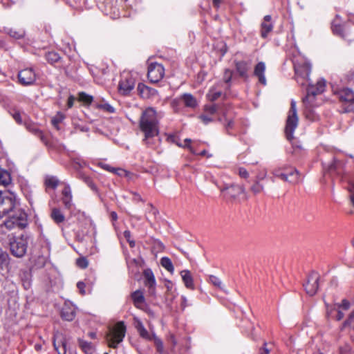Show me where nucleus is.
Masks as SVG:
<instances>
[{"label": "nucleus", "mask_w": 354, "mask_h": 354, "mask_svg": "<svg viewBox=\"0 0 354 354\" xmlns=\"http://www.w3.org/2000/svg\"><path fill=\"white\" fill-rule=\"evenodd\" d=\"M163 116V114L158 113L153 108L149 107L142 113L139 126L142 132L145 134L143 141L146 145H149V139L158 135L159 133V120Z\"/></svg>", "instance_id": "obj_1"}, {"label": "nucleus", "mask_w": 354, "mask_h": 354, "mask_svg": "<svg viewBox=\"0 0 354 354\" xmlns=\"http://www.w3.org/2000/svg\"><path fill=\"white\" fill-rule=\"evenodd\" d=\"M8 239L11 254L18 258L23 257L27 251L29 236L27 234L18 237L9 235Z\"/></svg>", "instance_id": "obj_2"}, {"label": "nucleus", "mask_w": 354, "mask_h": 354, "mask_svg": "<svg viewBox=\"0 0 354 354\" xmlns=\"http://www.w3.org/2000/svg\"><path fill=\"white\" fill-rule=\"evenodd\" d=\"M27 225V215L26 214L18 209L15 214L10 215L6 221L3 222L0 225L1 230L3 233H5L3 228L6 227L8 230H11L14 227H19L21 229L24 228Z\"/></svg>", "instance_id": "obj_3"}, {"label": "nucleus", "mask_w": 354, "mask_h": 354, "mask_svg": "<svg viewBox=\"0 0 354 354\" xmlns=\"http://www.w3.org/2000/svg\"><path fill=\"white\" fill-rule=\"evenodd\" d=\"M126 333V326L123 322H118L109 330L106 340L110 347L116 348L122 342Z\"/></svg>", "instance_id": "obj_4"}, {"label": "nucleus", "mask_w": 354, "mask_h": 354, "mask_svg": "<svg viewBox=\"0 0 354 354\" xmlns=\"http://www.w3.org/2000/svg\"><path fill=\"white\" fill-rule=\"evenodd\" d=\"M298 122L296 102L292 100L285 128L286 136L288 140H291L294 138L293 133L298 125Z\"/></svg>", "instance_id": "obj_5"}, {"label": "nucleus", "mask_w": 354, "mask_h": 354, "mask_svg": "<svg viewBox=\"0 0 354 354\" xmlns=\"http://www.w3.org/2000/svg\"><path fill=\"white\" fill-rule=\"evenodd\" d=\"M294 68L295 73V79L298 84L304 86L306 83L310 81L309 75L311 72L310 64L303 61L301 62H294Z\"/></svg>", "instance_id": "obj_6"}, {"label": "nucleus", "mask_w": 354, "mask_h": 354, "mask_svg": "<svg viewBox=\"0 0 354 354\" xmlns=\"http://www.w3.org/2000/svg\"><path fill=\"white\" fill-rule=\"evenodd\" d=\"M326 87V81L324 79L319 80L315 84L308 82V86L307 88V93L306 97L303 99L304 103H317L315 102V97L317 95L322 94Z\"/></svg>", "instance_id": "obj_7"}, {"label": "nucleus", "mask_w": 354, "mask_h": 354, "mask_svg": "<svg viewBox=\"0 0 354 354\" xmlns=\"http://www.w3.org/2000/svg\"><path fill=\"white\" fill-rule=\"evenodd\" d=\"M16 201L12 194L0 193V218L15 211Z\"/></svg>", "instance_id": "obj_8"}, {"label": "nucleus", "mask_w": 354, "mask_h": 354, "mask_svg": "<svg viewBox=\"0 0 354 354\" xmlns=\"http://www.w3.org/2000/svg\"><path fill=\"white\" fill-rule=\"evenodd\" d=\"M339 98L344 103V113L354 112V92L349 88H344L339 93Z\"/></svg>", "instance_id": "obj_9"}, {"label": "nucleus", "mask_w": 354, "mask_h": 354, "mask_svg": "<svg viewBox=\"0 0 354 354\" xmlns=\"http://www.w3.org/2000/svg\"><path fill=\"white\" fill-rule=\"evenodd\" d=\"M220 190L225 196L230 199H236L241 194L244 196L245 200L248 199L245 189L243 185L236 184L225 185L224 187H221Z\"/></svg>", "instance_id": "obj_10"}, {"label": "nucleus", "mask_w": 354, "mask_h": 354, "mask_svg": "<svg viewBox=\"0 0 354 354\" xmlns=\"http://www.w3.org/2000/svg\"><path fill=\"white\" fill-rule=\"evenodd\" d=\"M165 69L162 64L151 63L148 67L147 77L151 83H157L162 79Z\"/></svg>", "instance_id": "obj_11"}, {"label": "nucleus", "mask_w": 354, "mask_h": 354, "mask_svg": "<svg viewBox=\"0 0 354 354\" xmlns=\"http://www.w3.org/2000/svg\"><path fill=\"white\" fill-rule=\"evenodd\" d=\"M135 84V79L131 74L127 73L123 75L118 85L119 92L123 95L129 94L134 88Z\"/></svg>", "instance_id": "obj_12"}, {"label": "nucleus", "mask_w": 354, "mask_h": 354, "mask_svg": "<svg viewBox=\"0 0 354 354\" xmlns=\"http://www.w3.org/2000/svg\"><path fill=\"white\" fill-rule=\"evenodd\" d=\"M319 275L317 272H312L307 278V281L304 283V289L306 293L310 296L315 295L318 290Z\"/></svg>", "instance_id": "obj_13"}, {"label": "nucleus", "mask_w": 354, "mask_h": 354, "mask_svg": "<svg viewBox=\"0 0 354 354\" xmlns=\"http://www.w3.org/2000/svg\"><path fill=\"white\" fill-rule=\"evenodd\" d=\"M272 174L274 176L290 183H297L299 181V174L296 169H292L289 172H282L280 169H275Z\"/></svg>", "instance_id": "obj_14"}, {"label": "nucleus", "mask_w": 354, "mask_h": 354, "mask_svg": "<svg viewBox=\"0 0 354 354\" xmlns=\"http://www.w3.org/2000/svg\"><path fill=\"white\" fill-rule=\"evenodd\" d=\"M19 82L23 86H29L36 80V74L32 68H27L18 73Z\"/></svg>", "instance_id": "obj_15"}, {"label": "nucleus", "mask_w": 354, "mask_h": 354, "mask_svg": "<svg viewBox=\"0 0 354 354\" xmlns=\"http://www.w3.org/2000/svg\"><path fill=\"white\" fill-rule=\"evenodd\" d=\"M331 28L334 34L342 38L346 39L351 36V34L348 33L349 27L342 24V21L338 15H336L335 19L333 21Z\"/></svg>", "instance_id": "obj_16"}, {"label": "nucleus", "mask_w": 354, "mask_h": 354, "mask_svg": "<svg viewBox=\"0 0 354 354\" xmlns=\"http://www.w3.org/2000/svg\"><path fill=\"white\" fill-rule=\"evenodd\" d=\"M53 346L58 354H66L67 339L62 333L57 332L54 335Z\"/></svg>", "instance_id": "obj_17"}, {"label": "nucleus", "mask_w": 354, "mask_h": 354, "mask_svg": "<svg viewBox=\"0 0 354 354\" xmlns=\"http://www.w3.org/2000/svg\"><path fill=\"white\" fill-rule=\"evenodd\" d=\"M143 276L145 278V285L149 288V293L153 295L156 288V279L152 270L149 268L145 269L143 271Z\"/></svg>", "instance_id": "obj_18"}, {"label": "nucleus", "mask_w": 354, "mask_h": 354, "mask_svg": "<svg viewBox=\"0 0 354 354\" xmlns=\"http://www.w3.org/2000/svg\"><path fill=\"white\" fill-rule=\"evenodd\" d=\"M344 166L345 162L344 160L334 158L332 162L328 165L327 171L338 176L342 175L344 172Z\"/></svg>", "instance_id": "obj_19"}, {"label": "nucleus", "mask_w": 354, "mask_h": 354, "mask_svg": "<svg viewBox=\"0 0 354 354\" xmlns=\"http://www.w3.org/2000/svg\"><path fill=\"white\" fill-rule=\"evenodd\" d=\"M178 100L187 108L194 109L198 106L196 97L190 93L183 94Z\"/></svg>", "instance_id": "obj_20"}, {"label": "nucleus", "mask_w": 354, "mask_h": 354, "mask_svg": "<svg viewBox=\"0 0 354 354\" xmlns=\"http://www.w3.org/2000/svg\"><path fill=\"white\" fill-rule=\"evenodd\" d=\"M266 65L263 62H259L254 68V75L258 77L259 82L263 85L266 84V79L265 77Z\"/></svg>", "instance_id": "obj_21"}, {"label": "nucleus", "mask_w": 354, "mask_h": 354, "mask_svg": "<svg viewBox=\"0 0 354 354\" xmlns=\"http://www.w3.org/2000/svg\"><path fill=\"white\" fill-rule=\"evenodd\" d=\"M62 203L66 209H70L72 206V193L71 187L66 185L62 190Z\"/></svg>", "instance_id": "obj_22"}, {"label": "nucleus", "mask_w": 354, "mask_h": 354, "mask_svg": "<svg viewBox=\"0 0 354 354\" xmlns=\"http://www.w3.org/2000/svg\"><path fill=\"white\" fill-rule=\"evenodd\" d=\"M273 26L271 22V16L266 15L263 21L261 23V37L266 38L268 34L272 30Z\"/></svg>", "instance_id": "obj_23"}, {"label": "nucleus", "mask_w": 354, "mask_h": 354, "mask_svg": "<svg viewBox=\"0 0 354 354\" xmlns=\"http://www.w3.org/2000/svg\"><path fill=\"white\" fill-rule=\"evenodd\" d=\"M305 106L304 114L309 120H315L318 116L315 113L313 108L318 106V103H304Z\"/></svg>", "instance_id": "obj_24"}, {"label": "nucleus", "mask_w": 354, "mask_h": 354, "mask_svg": "<svg viewBox=\"0 0 354 354\" xmlns=\"http://www.w3.org/2000/svg\"><path fill=\"white\" fill-rule=\"evenodd\" d=\"M133 304L136 308H141L145 303V297L141 290H136L131 295Z\"/></svg>", "instance_id": "obj_25"}, {"label": "nucleus", "mask_w": 354, "mask_h": 354, "mask_svg": "<svg viewBox=\"0 0 354 354\" xmlns=\"http://www.w3.org/2000/svg\"><path fill=\"white\" fill-rule=\"evenodd\" d=\"M5 32L10 37L15 39H21L25 36V31L21 28H6Z\"/></svg>", "instance_id": "obj_26"}, {"label": "nucleus", "mask_w": 354, "mask_h": 354, "mask_svg": "<svg viewBox=\"0 0 354 354\" xmlns=\"http://www.w3.org/2000/svg\"><path fill=\"white\" fill-rule=\"evenodd\" d=\"M236 70L242 77H248V71L249 69V64L245 61L236 62L235 64Z\"/></svg>", "instance_id": "obj_27"}, {"label": "nucleus", "mask_w": 354, "mask_h": 354, "mask_svg": "<svg viewBox=\"0 0 354 354\" xmlns=\"http://www.w3.org/2000/svg\"><path fill=\"white\" fill-rule=\"evenodd\" d=\"M180 275L182 277L183 281L187 288L194 289V285L193 281V278L191 275V273L189 270H185L180 272Z\"/></svg>", "instance_id": "obj_28"}, {"label": "nucleus", "mask_w": 354, "mask_h": 354, "mask_svg": "<svg viewBox=\"0 0 354 354\" xmlns=\"http://www.w3.org/2000/svg\"><path fill=\"white\" fill-rule=\"evenodd\" d=\"M226 109H223L222 106H221L218 104H212V105H205L204 106V113L212 115L219 111L221 114H223V112L225 111Z\"/></svg>", "instance_id": "obj_29"}, {"label": "nucleus", "mask_w": 354, "mask_h": 354, "mask_svg": "<svg viewBox=\"0 0 354 354\" xmlns=\"http://www.w3.org/2000/svg\"><path fill=\"white\" fill-rule=\"evenodd\" d=\"M62 317L66 321H72L75 317L74 308L71 306H64L62 310Z\"/></svg>", "instance_id": "obj_30"}, {"label": "nucleus", "mask_w": 354, "mask_h": 354, "mask_svg": "<svg viewBox=\"0 0 354 354\" xmlns=\"http://www.w3.org/2000/svg\"><path fill=\"white\" fill-rule=\"evenodd\" d=\"M78 342L80 347L86 354H93L95 352V347L92 343L81 339H78Z\"/></svg>", "instance_id": "obj_31"}, {"label": "nucleus", "mask_w": 354, "mask_h": 354, "mask_svg": "<svg viewBox=\"0 0 354 354\" xmlns=\"http://www.w3.org/2000/svg\"><path fill=\"white\" fill-rule=\"evenodd\" d=\"M51 218L57 223L60 224L65 220L64 215L62 213L61 210L58 208H53L50 214Z\"/></svg>", "instance_id": "obj_32"}, {"label": "nucleus", "mask_w": 354, "mask_h": 354, "mask_svg": "<svg viewBox=\"0 0 354 354\" xmlns=\"http://www.w3.org/2000/svg\"><path fill=\"white\" fill-rule=\"evenodd\" d=\"M11 176L10 174L0 167V185L7 186L11 183Z\"/></svg>", "instance_id": "obj_33"}, {"label": "nucleus", "mask_w": 354, "mask_h": 354, "mask_svg": "<svg viewBox=\"0 0 354 354\" xmlns=\"http://www.w3.org/2000/svg\"><path fill=\"white\" fill-rule=\"evenodd\" d=\"M26 129L35 136H38L41 141H45L44 136L41 131H40L35 124L26 123Z\"/></svg>", "instance_id": "obj_34"}, {"label": "nucleus", "mask_w": 354, "mask_h": 354, "mask_svg": "<svg viewBox=\"0 0 354 354\" xmlns=\"http://www.w3.org/2000/svg\"><path fill=\"white\" fill-rule=\"evenodd\" d=\"M161 266L165 268L168 272L173 273L174 271V268L171 259L168 257H162L160 259Z\"/></svg>", "instance_id": "obj_35"}, {"label": "nucleus", "mask_w": 354, "mask_h": 354, "mask_svg": "<svg viewBox=\"0 0 354 354\" xmlns=\"http://www.w3.org/2000/svg\"><path fill=\"white\" fill-rule=\"evenodd\" d=\"M167 140L168 141L171 142H175L176 143V145L179 147H183V145H181L180 144H179L178 142H176V137L175 136H168L167 138ZM185 145H183V147H187L189 149V151H191V153H196L195 151L193 149V148L189 145V143L191 142V139H189V138H186L185 140H184Z\"/></svg>", "instance_id": "obj_36"}, {"label": "nucleus", "mask_w": 354, "mask_h": 354, "mask_svg": "<svg viewBox=\"0 0 354 354\" xmlns=\"http://www.w3.org/2000/svg\"><path fill=\"white\" fill-rule=\"evenodd\" d=\"M59 184V180L55 176H47L45 185L48 188L55 189Z\"/></svg>", "instance_id": "obj_37"}, {"label": "nucleus", "mask_w": 354, "mask_h": 354, "mask_svg": "<svg viewBox=\"0 0 354 354\" xmlns=\"http://www.w3.org/2000/svg\"><path fill=\"white\" fill-rule=\"evenodd\" d=\"M64 118H65V115L62 113L58 112L56 114V115L52 119V120H51L52 124L57 129H59V124L61 123Z\"/></svg>", "instance_id": "obj_38"}, {"label": "nucleus", "mask_w": 354, "mask_h": 354, "mask_svg": "<svg viewBox=\"0 0 354 354\" xmlns=\"http://www.w3.org/2000/svg\"><path fill=\"white\" fill-rule=\"evenodd\" d=\"M9 263V256L4 252H0V270H3Z\"/></svg>", "instance_id": "obj_39"}, {"label": "nucleus", "mask_w": 354, "mask_h": 354, "mask_svg": "<svg viewBox=\"0 0 354 354\" xmlns=\"http://www.w3.org/2000/svg\"><path fill=\"white\" fill-rule=\"evenodd\" d=\"M264 190V187L262 184H261L258 181H254L253 185L250 187V191L254 194L257 195Z\"/></svg>", "instance_id": "obj_40"}, {"label": "nucleus", "mask_w": 354, "mask_h": 354, "mask_svg": "<svg viewBox=\"0 0 354 354\" xmlns=\"http://www.w3.org/2000/svg\"><path fill=\"white\" fill-rule=\"evenodd\" d=\"M222 93L221 91H216L214 88H211L207 94V97L209 101L214 102L221 97Z\"/></svg>", "instance_id": "obj_41"}, {"label": "nucleus", "mask_w": 354, "mask_h": 354, "mask_svg": "<svg viewBox=\"0 0 354 354\" xmlns=\"http://www.w3.org/2000/svg\"><path fill=\"white\" fill-rule=\"evenodd\" d=\"M46 59L48 62L53 64L59 61L60 57L58 53L55 52H49L46 55Z\"/></svg>", "instance_id": "obj_42"}, {"label": "nucleus", "mask_w": 354, "mask_h": 354, "mask_svg": "<svg viewBox=\"0 0 354 354\" xmlns=\"http://www.w3.org/2000/svg\"><path fill=\"white\" fill-rule=\"evenodd\" d=\"M223 119H224L226 122V124H225V128L227 129V130L228 131V129L232 127L233 121L231 119L227 118V109L225 110V111L223 112L222 118H220L218 120H219V121L222 122Z\"/></svg>", "instance_id": "obj_43"}, {"label": "nucleus", "mask_w": 354, "mask_h": 354, "mask_svg": "<svg viewBox=\"0 0 354 354\" xmlns=\"http://www.w3.org/2000/svg\"><path fill=\"white\" fill-rule=\"evenodd\" d=\"M209 281L212 284H213L214 286H216L220 289H223L222 281H221V279L218 277L214 276V275H211L209 277Z\"/></svg>", "instance_id": "obj_44"}, {"label": "nucleus", "mask_w": 354, "mask_h": 354, "mask_svg": "<svg viewBox=\"0 0 354 354\" xmlns=\"http://www.w3.org/2000/svg\"><path fill=\"white\" fill-rule=\"evenodd\" d=\"M82 179L84 180V182L94 192H97V188L96 187V185L94 184V183L93 182L92 179L88 177V176H82Z\"/></svg>", "instance_id": "obj_45"}, {"label": "nucleus", "mask_w": 354, "mask_h": 354, "mask_svg": "<svg viewBox=\"0 0 354 354\" xmlns=\"http://www.w3.org/2000/svg\"><path fill=\"white\" fill-rule=\"evenodd\" d=\"M79 99L80 101L84 102L86 104H90L93 101V97L84 92L79 94Z\"/></svg>", "instance_id": "obj_46"}, {"label": "nucleus", "mask_w": 354, "mask_h": 354, "mask_svg": "<svg viewBox=\"0 0 354 354\" xmlns=\"http://www.w3.org/2000/svg\"><path fill=\"white\" fill-rule=\"evenodd\" d=\"M111 172L113 174H115L116 175H118L119 176H127V177L129 175V171H127L124 169H120V168H113L111 170Z\"/></svg>", "instance_id": "obj_47"}, {"label": "nucleus", "mask_w": 354, "mask_h": 354, "mask_svg": "<svg viewBox=\"0 0 354 354\" xmlns=\"http://www.w3.org/2000/svg\"><path fill=\"white\" fill-rule=\"evenodd\" d=\"M76 263L77 266L81 268H86L88 265V262L85 257L78 258L76 261Z\"/></svg>", "instance_id": "obj_48"}, {"label": "nucleus", "mask_w": 354, "mask_h": 354, "mask_svg": "<svg viewBox=\"0 0 354 354\" xmlns=\"http://www.w3.org/2000/svg\"><path fill=\"white\" fill-rule=\"evenodd\" d=\"M124 236L126 240L129 243L131 248H133L135 246V241L131 239V234L129 230H125L124 232Z\"/></svg>", "instance_id": "obj_49"}, {"label": "nucleus", "mask_w": 354, "mask_h": 354, "mask_svg": "<svg viewBox=\"0 0 354 354\" xmlns=\"http://www.w3.org/2000/svg\"><path fill=\"white\" fill-rule=\"evenodd\" d=\"M198 118L205 124H207L214 120L211 115L205 113L201 114Z\"/></svg>", "instance_id": "obj_50"}, {"label": "nucleus", "mask_w": 354, "mask_h": 354, "mask_svg": "<svg viewBox=\"0 0 354 354\" xmlns=\"http://www.w3.org/2000/svg\"><path fill=\"white\" fill-rule=\"evenodd\" d=\"M233 72L230 69H226L224 73L223 80L225 82L229 83L231 81Z\"/></svg>", "instance_id": "obj_51"}, {"label": "nucleus", "mask_w": 354, "mask_h": 354, "mask_svg": "<svg viewBox=\"0 0 354 354\" xmlns=\"http://www.w3.org/2000/svg\"><path fill=\"white\" fill-rule=\"evenodd\" d=\"M155 344L156 346L158 352L162 353L163 352L162 342L160 339L155 337Z\"/></svg>", "instance_id": "obj_52"}, {"label": "nucleus", "mask_w": 354, "mask_h": 354, "mask_svg": "<svg viewBox=\"0 0 354 354\" xmlns=\"http://www.w3.org/2000/svg\"><path fill=\"white\" fill-rule=\"evenodd\" d=\"M12 118H14V120L18 123V124H21L22 123V118H21V113L17 111H15L12 113Z\"/></svg>", "instance_id": "obj_53"}, {"label": "nucleus", "mask_w": 354, "mask_h": 354, "mask_svg": "<svg viewBox=\"0 0 354 354\" xmlns=\"http://www.w3.org/2000/svg\"><path fill=\"white\" fill-rule=\"evenodd\" d=\"M239 175L243 178H248L249 177V173L243 167H240L239 169Z\"/></svg>", "instance_id": "obj_54"}, {"label": "nucleus", "mask_w": 354, "mask_h": 354, "mask_svg": "<svg viewBox=\"0 0 354 354\" xmlns=\"http://www.w3.org/2000/svg\"><path fill=\"white\" fill-rule=\"evenodd\" d=\"M139 333V335L146 339H151V336L149 335V333L147 332V330L145 329V328H144L143 329H142L140 331L138 332Z\"/></svg>", "instance_id": "obj_55"}, {"label": "nucleus", "mask_w": 354, "mask_h": 354, "mask_svg": "<svg viewBox=\"0 0 354 354\" xmlns=\"http://www.w3.org/2000/svg\"><path fill=\"white\" fill-rule=\"evenodd\" d=\"M266 176H267V171L266 170H264L263 171L260 172L259 174H257L255 180L260 183L261 180H263L266 177Z\"/></svg>", "instance_id": "obj_56"}, {"label": "nucleus", "mask_w": 354, "mask_h": 354, "mask_svg": "<svg viewBox=\"0 0 354 354\" xmlns=\"http://www.w3.org/2000/svg\"><path fill=\"white\" fill-rule=\"evenodd\" d=\"M349 306H350V303L348 300L346 299H343L342 301V303L341 304H339L338 305V308H342L344 310H348L349 308Z\"/></svg>", "instance_id": "obj_57"}, {"label": "nucleus", "mask_w": 354, "mask_h": 354, "mask_svg": "<svg viewBox=\"0 0 354 354\" xmlns=\"http://www.w3.org/2000/svg\"><path fill=\"white\" fill-rule=\"evenodd\" d=\"M77 287L79 289L80 292L82 295H84L85 294V290H84L85 284L83 282H82V281L78 282L77 284Z\"/></svg>", "instance_id": "obj_58"}, {"label": "nucleus", "mask_w": 354, "mask_h": 354, "mask_svg": "<svg viewBox=\"0 0 354 354\" xmlns=\"http://www.w3.org/2000/svg\"><path fill=\"white\" fill-rule=\"evenodd\" d=\"M102 106L104 110H106V111H108L109 113L114 112V108L108 104H103Z\"/></svg>", "instance_id": "obj_59"}, {"label": "nucleus", "mask_w": 354, "mask_h": 354, "mask_svg": "<svg viewBox=\"0 0 354 354\" xmlns=\"http://www.w3.org/2000/svg\"><path fill=\"white\" fill-rule=\"evenodd\" d=\"M136 328L138 330V332L140 331L142 329H143L145 328L144 325L142 324V323L140 322V321H138L136 325Z\"/></svg>", "instance_id": "obj_60"}, {"label": "nucleus", "mask_w": 354, "mask_h": 354, "mask_svg": "<svg viewBox=\"0 0 354 354\" xmlns=\"http://www.w3.org/2000/svg\"><path fill=\"white\" fill-rule=\"evenodd\" d=\"M344 316V314L339 310H338L337 311V315H336V319L337 320H341Z\"/></svg>", "instance_id": "obj_61"}, {"label": "nucleus", "mask_w": 354, "mask_h": 354, "mask_svg": "<svg viewBox=\"0 0 354 354\" xmlns=\"http://www.w3.org/2000/svg\"><path fill=\"white\" fill-rule=\"evenodd\" d=\"M133 201H142V199L138 194L133 193Z\"/></svg>", "instance_id": "obj_62"}, {"label": "nucleus", "mask_w": 354, "mask_h": 354, "mask_svg": "<svg viewBox=\"0 0 354 354\" xmlns=\"http://www.w3.org/2000/svg\"><path fill=\"white\" fill-rule=\"evenodd\" d=\"M214 7L218 8L222 3L223 0H212Z\"/></svg>", "instance_id": "obj_63"}, {"label": "nucleus", "mask_w": 354, "mask_h": 354, "mask_svg": "<svg viewBox=\"0 0 354 354\" xmlns=\"http://www.w3.org/2000/svg\"><path fill=\"white\" fill-rule=\"evenodd\" d=\"M269 353H270L269 349H268V348H267L266 346H264V347L261 349V352H260V354H269Z\"/></svg>", "instance_id": "obj_64"}]
</instances>
